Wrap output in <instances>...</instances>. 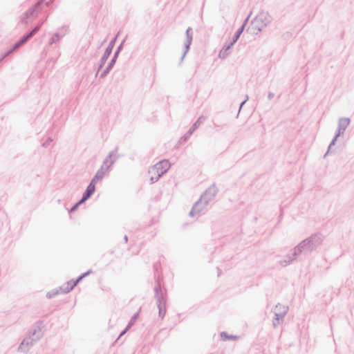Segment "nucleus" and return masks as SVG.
<instances>
[{
	"label": "nucleus",
	"instance_id": "1",
	"mask_svg": "<svg viewBox=\"0 0 354 354\" xmlns=\"http://www.w3.org/2000/svg\"><path fill=\"white\" fill-rule=\"evenodd\" d=\"M325 236L320 232L311 234L294 248V256L310 255L322 245Z\"/></svg>",
	"mask_w": 354,
	"mask_h": 354
},
{
	"label": "nucleus",
	"instance_id": "2",
	"mask_svg": "<svg viewBox=\"0 0 354 354\" xmlns=\"http://www.w3.org/2000/svg\"><path fill=\"white\" fill-rule=\"evenodd\" d=\"M272 21V17L268 12L261 11L251 21L247 31L251 34L257 35L266 27Z\"/></svg>",
	"mask_w": 354,
	"mask_h": 354
},
{
	"label": "nucleus",
	"instance_id": "3",
	"mask_svg": "<svg viewBox=\"0 0 354 354\" xmlns=\"http://www.w3.org/2000/svg\"><path fill=\"white\" fill-rule=\"evenodd\" d=\"M349 124H350V119L348 118H339V122H338V130H337V132L336 133V134L334 136L333 139L330 142V145H329V146L328 147V150H327L326 153L324 156V158H326V156L329 153V151H330L331 147L335 145V144L338 137L340 136V134L342 133H343L346 129V128L348 127Z\"/></svg>",
	"mask_w": 354,
	"mask_h": 354
},
{
	"label": "nucleus",
	"instance_id": "4",
	"mask_svg": "<svg viewBox=\"0 0 354 354\" xmlns=\"http://www.w3.org/2000/svg\"><path fill=\"white\" fill-rule=\"evenodd\" d=\"M44 0H40L31 6L26 12H25L21 17V22L27 24L29 19L35 17L37 15V10L41 7Z\"/></svg>",
	"mask_w": 354,
	"mask_h": 354
},
{
	"label": "nucleus",
	"instance_id": "5",
	"mask_svg": "<svg viewBox=\"0 0 354 354\" xmlns=\"http://www.w3.org/2000/svg\"><path fill=\"white\" fill-rule=\"evenodd\" d=\"M116 39H117V36H115L114 38H113L111 39V41L109 42V45H108V46L106 48L104 53L100 59L96 75H97L98 72L103 68V66H104L105 63L106 62L108 58L111 55V54L113 51V49L114 48Z\"/></svg>",
	"mask_w": 354,
	"mask_h": 354
},
{
	"label": "nucleus",
	"instance_id": "6",
	"mask_svg": "<svg viewBox=\"0 0 354 354\" xmlns=\"http://www.w3.org/2000/svg\"><path fill=\"white\" fill-rule=\"evenodd\" d=\"M170 168V163L167 160L159 161L158 163L154 165L152 168L149 171V174H160L163 176L167 172Z\"/></svg>",
	"mask_w": 354,
	"mask_h": 354
},
{
	"label": "nucleus",
	"instance_id": "7",
	"mask_svg": "<svg viewBox=\"0 0 354 354\" xmlns=\"http://www.w3.org/2000/svg\"><path fill=\"white\" fill-rule=\"evenodd\" d=\"M218 192V189L216 187V184L213 183L208 189L205 190L201 198L205 201V205H208L209 203L214 199Z\"/></svg>",
	"mask_w": 354,
	"mask_h": 354
},
{
	"label": "nucleus",
	"instance_id": "8",
	"mask_svg": "<svg viewBox=\"0 0 354 354\" xmlns=\"http://www.w3.org/2000/svg\"><path fill=\"white\" fill-rule=\"evenodd\" d=\"M117 158H115L113 160L110 161V164L107 165L106 167H104L103 165H102L101 167L97 171L96 174L91 179L90 183H93V184L95 185L98 180H102L104 178L106 172L109 171V169L115 162Z\"/></svg>",
	"mask_w": 354,
	"mask_h": 354
},
{
	"label": "nucleus",
	"instance_id": "9",
	"mask_svg": "<svg viewBox=\"0 0 354 354\" xmlns=\"http://www.w3.org/2000/svg\"><path fill=\"white\" fill-rule=\"evenodd\" d=\"M192 29L190 27H189L186 30V32H185L186 40L184 44L185 50L180 57V64H181L183 62L185 57L186 56L187 52L189 51V50L190 48V46L192 44V39H193V35H192Z\"/></svg>",
	"mask_w": 354,
	"mask_h": 354
},
{
	"label": "nucleus",
	"instance_id": "10",
	"mask_svg": "<svg viewBox=\"0 0 354 354\" xmlns=\"http://www.w3.org/2000/svg\"><path fill=\"white\" fill-rule=\"evenodd\" d=\"M37 341L34 340V337L31 335H28V337L24 339V340L20 344L18 347V351L21 352H27L29 348Z\"/></svg>",
	"mask_w": 354,
	"mask_h": 354
},
{
	"label": "nucleus",
	"instance_id": "11",
	"mask_svg": "<svg viewBox=\"0 0 354 354\" xmlns=\"http://www.w3.org/2000/svg\"><path fill=\"white\" fill-rule=\"evenodd\" d=\"M205 118L203 116H201L198 118V120L193 124L192 127L188 130V131L180 138V142L186 141L194 133V131L200 126V124L204 121Z\"/></svg>",
	"mask_w": 354,
	"mask_h": 354
},
{
	"label": "nucleus",
	"instance_id": "12",
	"mask_svg": "<svg viewBox=\"0 0 354 354\" xmlns=\"http://www.w3.org/2000/svg\"><path fill=\"white\" fill-rule=\"evenodd\" d=\"M282 313L272 312L274 315V317L272 320V325L274 328H277L281 322L283 321V319L288 311V308H283Z\"/></svg>",
	"mask_w": 354,
	"mask_h": 354
},
{
	"label": "nucleus",
	"instance_id": "13",
	"mask_svg": "<svg viewBox=\"0 0 354 354\" xmlns=\"http://www.w3.org/2000/svg\"><path fill=\"white\" fill-rule=\"evenodd\" d=\"M42 324V322H39L37 323V325L35 326V328L29 331L28 335H31L34 337L35 341H39L43 336V332L41 328V325Z\"/></svg>",
	"mask_w": 354,
	"mask_h": 354
},
{
	"label": "nucleus",
	"instance_id": "14",
	"mask_svg": "<svg viewBox=\"0 0 354 354\" xmlns=\"http://www.w3.org/2000/svg\"><path fill=\"white\" fill-rule=\"evenodd\" d=\"M42 23L36 26L32 30L27 34L24 35L20 39V43L23 45L26 44L29 39H30L41 28Z\"/></svg>",
	"mask_w": 354,
	"mask_h": 354
},
{
	"label": "nucleus",
	"instance_id": "15",
	"mask_svg": "<svg viewBox=\"0 0 354 354\" xmlns=\"http://www.w3.org/2000/svg\"><path fill=\"white\" fill-rule=\"evenodd\" d=\"M42 23L36 26L32 30L27 34L24 35L20 39V43L23 45L26 44L29 39H30L41 28Z\"/></svg>",
	"mask_w": 354,
	"mask_h": 354
},
{
	"label": "nucleus",
	"instance_id": "16",
	"mask_svg": "<svg viewBox=\"0 0 354 354\" xmlns=\"http://www.w3.org/2000/svg\"><path fill=\"white\" fill-rule=\"evenodd\" d=\"M42 23L36 26L32 30L27 34L24 35L20 39V43L23 45L26 44L29 39H30L41 28Z\"/></svg>",
	"mask_w": 354,
	"mask_h": 354
},
{
	"label": "nucleus",
	"instance_id": "17",
	"mask_svg": "<svg viewBox=\"0 0 354 354\" xmlns=\"http://www.w3.org/2000/svg\"><path fill=\"white\" fill-rule=\"evenodd\" d=\"M299 257V256H294V252H293L292 254L286 256V259L280 261L279 264L282 267H286V266L292 263V262Z\"/></svg>",
	"mask_w": 354,
	"mask_h": 354
},
{
	"label": "nucleus",
	"instance_id": "18",
	"mask_svg": "<svg viewBox=\"0 0 354 354\" xmlns=\"http://www.w3.org/2000/svg\"><path fill=\"white\" fill-rule=\"evenodd\" d=\"M95 191V185L93 184V183H90L83 194L85 196V197L89 198L94 194Z\"/></svg>",
	"mask_w": 354,
	"mask_h": 354
},
{
	"label": "nucleus",
	"instance_id": "19",
	"mask_svg": "<svg viewBox=\"0 0 354 354\" xmlns=\"http://www.w3.org/2000/svg\"><path fill=\"white\" fill-rule=\"evenodd\" d=\"M197 209L196 210L198 214L207 206V205H205V201L202 200L201 198L198 201H197L194 205H197Z\"/></svg>",
	"mask_w": 354,
	"mask_h": 354
},
{
	"label": "nucleus",
	"instance_id": "20",
	"mask_svg": "<svg viewBox=\"0 0 354 354\" xmlns=\"http://www.w3.org/2000/svg\"><path fill=\"white\" fill-rule=\"evenodd\" d=\"M155 298L156 299L157 306H160V305L166 306V299L162 292H160V295H155Z\"/></svg>",
	"mask_w": 354,
	"mask_h": 354
},
{
	"label": "nucleus",
	"instance_id": "21",
	"mask_svg": "<svg viewBox=\"0 0 354 354\" xmlns=\"http://www.w3.org/2000/svg\"><path fill=\"white\" fill-rule=\"evenodd\" d=\"M21 46H23V44L21 43H20V41L19 40L17 42H16L12 46V48L8 50L7 52H6L3 55L6 57H8L9 55H10L11 53H12L13 52H15V50H17L19 48H20Z\"/></svg>",
	"mask_w": 354,
	"mask_h": 354
},
{
	"label": "nucleus",
	"instance_id": "22",
	"mask_svg": "<svg viewBox=\"0 0 354 354\" xmlns=\"http://www.w3.org/2000/svg\"><path fill=\"white\" fill-rule=\"evenodd\" d=\"M64 35H61L59 32L55 33L53 37L49 40V44L52 45L57 41H59L62 37Z\"/></svg>",
	"mask_w": 354,
	"mask_h": 354
},
{
	"label": "nucleus",
	"instance_id": "23",
	"mask_svg": "<svg viewBox=\"0 0 354 354\" xmlns=\"http://www.w3.org/2000/svg\"><path fill=\"white\" fill-rule=\"evenodd\" d=\"M244 29H245V25H241V26L236 30V32H235V34L232 39L234 42L236 43L238 41L241 35L243 33Z\"/></svg>",
	"mask_w": 354,
	"mask_h": 354
},
{
	"label": "nucleus",
	"instance_id": "24",
	"mask_svg": "<svg viewBox=\"0 0 354 354\" xmlns=\"http://www.w3.org/2000/svg\"><path fill=\"white\" fill-rule=\"evenodd\" d=\"M221 337L222 340H224V341L237 339L236 336L232 335H228L226 332H221Z\"/></svg>",
	"mask_w": 354,
	"mask_h": 354
},
{
	"label": "nucleus",
	"instance_id": "25",
	"mask_svg": "<svg viewBox=\"0 0 354 354\" xmlns=\"http://www.w3.org/2000/svg\"><path fill=\"white\" fill-rule=\"evenodd\" d=\"M119 149V147L117 146L114 150L110 151L109 153V155L107 156L108 158L111 159V161L113 160L115 158H117V159L120 156L119 154H117V152Z\"/></svg>",
	"mask_w": 354,
	"mask_h": 354
},
{
	"label": "nucleus",
	"instance_id": "26",
	"mask_svg": "<svg viewBox=\"0 0 354 354\" xmlns=\"http://www.w3.org/2000/svg\"><path fill=\"white\" fill-rule=\"evenodd\" d=\"M71 281H68L65 285L60 287L59 291L60 292L63 294H66L71 291L73 289H70L69 285L71 284Z\"/></svg>",
	"mask_w": 354,
	"mask_h": 354
},
{
	"label": "nucleus",
	"instance_id": "27",
	"mask_svg": "<svg viewBox=\"0 0 354 354\" xmlns=\"http://www.w3.org/2000/svg\"><path fill=\"white\" fill-rule=\"evenodd\" d=\"M158 308V315L159 317L163 319L166 314V306L165 305H160L157 306Z\"/></svg>",
	"mask_w": 354,
	"mask_h": 354
},
{
	"label": "nucleus",
	"instance_id": "28",
	"mask_svg": "<svg viewBox=\"0 0 354 354\" xmlns=\"http://www.w3.org/2000/svg\"><path fill=\"white\" fill-rule=\"evenodd\" d=\"M288 308L286 306L282 305L281 304H277L272 309V312H277V313H282L283 308Z\"/></svg>",
	"mask_w": 354,
	"mask_h": 354
},
{
	"label": "nucleus",
	"instance_id": "29",
	"mask_svg": "<svg viewBox=\"0 0 354 354\" xmlns=\"http://www.w3.org/2000/svg\"><path fill=\"white\" fill-rule=\"evenodd\" d=\"M151 176L150 177V181H151V183H154L156 182H157L160 177H162V176L160 175V174H151Z\"/></svg>",
	"mask_w": 354,
	"mask_h": 354
},
{
	"label": "nucleus",
	"instance_id": "30",
	"mask_svg": "<svg viewBox=\"0 0 354 354\" xmlns=\"http://www.w3.org/2000/svg\"><path fill=\"white\" fill-rule=\"evenodd\" d=\"M118 57V55H117V54H115L114 53V55H113V57L111 58V61L109 62V63L108 64L107 66L109 67L113 68L114 65H115V62H116V60H117Z\"/></svg>",
	"mask_w": 354,
	"mask_h": 354
},
{
	"label": "nucleus",
	"instance_id": "31",
	"mask_svg": "<svg viewBox=\"0 0 354 354\" xmlns=\"http://www.w3.org/2000/svg\"><path fill=\"white\" fill-rule=\"evenodd\" d=\"M59 290H53L47 293L46 297L48 299H51L57 295L59 293Z\"/></svg>",
	"mask_w": 354,
	"mask_h": 354
},
{
	"label": "nucleus",
	"instance_id": "32",
	"mask_svg": "<svg viewBox=\"0 0 354 354\" xmlns=\"http://www.w3.org/2000/svg\"><path fill=\"white\" fill-rule=\"evenodd\" d=\"M155 295H160L162 292L161 286L159 281H157L156 285L154 287Z\"/></svg>",
	"mask_w": 354,
	"mask_h": 354
},
{
	"label": "nucleus",
	"instance_id": "33",
	"mask_svg": "<svg viewBox=\"0 0 354 354\" xmlns=\"http://www.w3.org/2000/svg\"><path fill=\"white\" fill-rule=\"evenodd\" d=\"M139 316V313H136V314H134L133 315V317L131 318L129 324H127V326H130V328L134 324L136 320L138 319Z\"/></svg>",
	"mask_w": 354,
	"mask_h": 354
},
{
	"label": "nucleus",
	"instance_id": "34",
	"mask_svg": "<svg viewBox=\"0 0 354 354\" xmlns=\"http://www.w3.org/2000/svg\"><path fill=\"white\" fill-rule=\"evenodd\" d=\"M229 55L228 50L226 49L222 48L218 54V56L221 59H225Z\"/></svg>",
	"mask_w": 354,
	"mask_h": 354
},
{
	"label": "nucleus",
	"instance_id": "35",
	"mask_svg": "<svg viewBox=\"0 0 354 354\" xmlns=\"http://www.w3.org/2000/svg\"><path fill=\"white\" fill-rule=\"evenodd\" d=\"M112 70L111 68L109 67L108 66H106V68L102 72V73L100 74V77L101 78H104Z\"/></svg>",
	"mask_w": 354,
	"mask_h": 354
},
{
	"label": "nucleus",
	"instance_id": "36",
	"mask_svg": "<svg viewBox=\"0 0 354 354\" xmlns=\"http://www.w3.org/2000/svg\"><path fill=\"white\" fill-rule=\"evenodd\" d=\"M234 44H235V42H234L232 40L229 43H225V45L223 46V48L226 49L227 50H229Z\"/></svg>",
	"mask_w": 354,
	"mask_h": 354
},
{
	"label": "nucleus",
	"instance_id": "37",
	"mask_svg": "<svg viewBox=\"0 0 354 354\" xmlns=\"http://www.w3.org/2000/svg\"><path fill=\"white\" fill-rule=\"evenodd\" d=\"M53 138L51 137H48L44 142L42 143L43 147H47L50 145V144L53 142Z\"/></svg>",
	"mask_w": 354,
	"mask_h": 354
},
{
	"label": "nucleus",
	"instance_id": "38",
	"mask_svg": "<svg viewBox=\"0 0 354 354\" xmlns=\"http://www.w3.org/2000/svg\"><path fill=\"white\" fill-rule=\"evenodd\" d=\"M197 205H193L191 211L189 212V216H194V215L198 214V213L196 211L197 209Z\"/></svg>",
	"mask_w": 354,
	"mask_h": 354
},
{
	"label": "nucleus",
	"instance_id": "39",
	"mask_svg": "<svg viewBox=\"0 0 354 354\" xmlns=\"http://www.w3.org/2000/svg\"><path fill=\"white\" fill-rule=\"evenodd\" d=\"M81 281L82 279L80 277H78L75 280H73V286H70V289H73Z\"/></svg>",
	"mask_w": 354,
	"mask_h": 354
},
{
	"label": "nucleus",
	"instance_id": "40",
	"mask_svg": "<svg viewBox=\"0 0 354 354\" xmlns=\"http://www.w3.org/2000/svg\"><path fill=\"white\" fill-rule=\"evenodd\" d=\"M125 40L124 39L122 43L118 46L116 50L115 51V53L118 55L120 54V51L122 50V47H123V44L124 43Z\"/></svg>",
	"mask_w": 354,
	"mask_h": 354
},
{
	"label": "nucleus",
	"instance_id": "41",
	"mask_svg": "<svg viewBox=\"0 0 354 354\" xmlns=\"http://www.w3.org/2000/svg\"><path fill=\"white\" fill-rule=\"evenodd\" d=\"M88 198L85 197V196L83 194L82 198L77 203L79 205L86 202Z\"/></svg>",
	"mask_w": 354,
	"mask_h": 354
},
{
	"label": "nucleus",
	"instance_id": "42",
	"mask_svg": "<svg viewBox=\"0 0 354 354\" xmlns=\"http://www.w3.org/2000/svg\"><path fill=\"white\" fill-rule=\"evenodd\" d=\"M130 328V326H127L126 328L120 333L118 339L124 335Z\"/></svg>",
	"mask_w": 354,
	"mask_h": 354
},
{
	"label": "nucleus",
	"instance_id": "43",
	"mask_svg": "<svg viewBox=\"0 0 354 354\" xmlns=\"http://www.w3.org/2000/svg\"><path fill=\"white\" fill-rule=\"evenodd\" d=\"M92 272V270H88L84 273H82V274H80L79 277L81 278V279L82 280L84 278H85L86 276H88V274H90Z\"/></svg>",
	"mask_w": 354,
	"mask_h": 354
},
{
	"label": "nucleus",
	"instance_id": "44",
	"mask_svg": "<svg viewBox=\"0 0 354 354\" xmlns=\"http://www.w3.org/2000/svg\"><path fill=\"white\" fill-rule=\"evenodd\" d=\"M249 97L248 95H246L245 99L241 103L239 106V113L241 111V109H242L243 106L245 104V103L248 100Z\"/></svg>",
	"mask_w": 354,
	"mask_h": 354
},
{
	"label": "nucleus",
	"instance_id": "45",
	"mask_svg": "<svg viewBox=\"0 0 354 354\" xmlns=\"http://www.w3.org/2000/svg\"><path fill=\"white\" fill-rule=\"evenodd\" d=\"M79 206L80 205L78 204H77V203H76L75 205H73L72 206V207L70 209L69 212H75L78 208Z\"/></svg>",
	"mask_w": 354,
	"mask_h": 354
},
{
	"label": "nucleus",
	"instance_id": "46",
	"mask_svg": "<svg viewBox=\"0 0 354 354\" xmlns=\"http://www.w3.org/2000/svg\"><path fill=\"white\" fill-rule=\"evenodd\" d=\"M274 93L269 92L268 95V100H271L274 97Z\"/></svg>",
	"mask_w": 354,
	"mask_h": 354
},
{
	"label": "nucleus",
	"instance_id": "47",
	"mask_svg": "<svg viewBox=\"0 0 354 354\" xmlns=\"http://www.w3.org/2000/svg\"><path fill=\"white\" fill-rule=\"evenodd\" d=\"M109 159H110V158H108V156H107V157L104 160V161H103V166H104V165H106V164H107V162H108V161H109Z\"/></svg>",
	"mask_w": 354,
	"mask_h": 354
},
{
	"label": "nucleus",
	"instance_id": "48",
	"mask_svg": "<svg viewBox=\"0 0 354 354\" xmlns=\"http://www.w3.org/2000/svg\"><path fill=\"white\" fill-rule=\"evenodd\" d=\"M249 17H250V16H248V17L245 19V20L244 21V22H243V24L242 25H245V26H246V24H247L248 21Z\"/></svg>",
	"mask_w": 354,
	"mask_h": 354
},
{
	"label": "nucleus",
	"instance_id": "49",
	"mask_svg": "<svg viewBox=\"0 0 354 354\" xmlns=\"http://www.w3.org/2000/svg\"><path fill=\"white\" fill-rule=\"evenodd\" d=\"M6 58V56L3 55L1 57H0V63Z\"/></svg>",
	"mask_w": 354,
	"mask_h": 354
},
{
	"label": "nucleus",
	"instance_id": "50",
	"mask_svg": "<svg viewBox=\"0 0 354 354\" xmlns=\"http://www.w3.org/2000/svg\"><path fill=\"white\" fill-rule=\"evenodd\" d=\"M124 240L125 243H127L128 241V236L127 235H124Z\"/></svg>",
	"mask_w": 354,
	"mask_h": 354
},
{
	"label": "nucleus",
	"instance_id": "51",
	"mask_svg": "<svg viewBox=\"0 0 354 354\" xmlns=\"http://www.w3.org/2000/svg\"><path fill=\"white\" fill-rule=\"evenodd\" d=\"M218 276H220L221 271V270L219 268H218Z\"/></svg>",
	"mask_w": 354,
	"mask_h": 354
},
{
	"label": "nucleus",
	"instance_id": "52",
	"mask_svg": "<svg viewBox=\"0 0 354 354\" xmlns=\"http://www.w3.org/2000/svg\"><path fill=\"white\" fill-rule=\"evenodd\" d=\"M71 284L69 285V286H73V280H71Z\"/></svg>",
	"mask_w": 354,
	"mask_h": 354
},
{
	"label": "nucleus",
	"instance_id": "53",
	"mask_svg": "<svg viewBox=\"0 0 354 354\" xmlns=\"http://www.w3.org/2000/svg\"><path fill=\"white\" fill-rule=\"evenodd\" d=\"M54 0H50V2H53Z\"/></svg>",
	"mask_w": 354,
	"mask_h": 354
}]
</instances>
